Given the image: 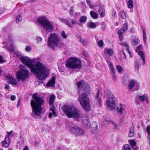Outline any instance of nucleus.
<instances>
[{"label":"nucleus","mask_w":150,"mask_h":150,"mask_svg":"<svg viewBox=\"0 0 150 150\" xmlns=\"http://www.w3.org/2000/svg\"><path fill=\"white\" fill-rule=\"evenodd\" d=\"M90 14L91 16L94 19H96L98 17V14L93 11H90Z\"/></svg>","instance_id":"32"},{"label":"nucleus","mask_w":150,"mask_h":150,"mask_svg":"<svg viewBox=\"0 0 150 150\" xmlns=\"http://www.w3.org/2000/svg\"><path fill=\"white\" fill-rule=\"evenodd\" d=\"M88 27L92 28H95L96 27V24L93 22H89L88 23Z\"/></svg>","instance_id":"34"},{"label":"nucleus","mask_w":150,"mask_h":150,"mask_svg":"<svg viewBox=\"0 0 150 150\" xmlns=\"http://www.w3.org/2000/svg\"><path fill=\"white\" fill-rule=\"evenodd\" d=\"M80 15V13L75 12L74 13V16L75 17H76L77 16H79Z\"/></svg>","instance_id":"53"},{"label":"nucleus","mask_w":150,"mask_h":150,"mask_svg":"<svg viewBox=\"0 0 150 150\" xmlns=\"http://www.w3.org/2000/svg\"><path fill=\"white\" fill-rule=\"evenodd\" d=\"M134 126H131L129 132V133L128 134V137H133L134 134Z\"/></svg>","instance_id":"28"},{"label":"nucleus","mask_w":150,"mask_h":150,"mask_svg":"<svg viewBox=\"0 0 150 150\" xmlns=\"http://www.w3.org/2000/svg\"><path fill=\"white\" fill-rule=\"evenodd\" d=\"M86 2L90 8L92 9H94V7L93 4H91L89 0H86Z\"/></svg>","instance_id":"42"},{"label":"nucleus","mask_w":150,"mask_h":150,"mask_svg":"<svg viewBox=\"0 0 150 150\" xmlns=\"http://www.w3.org/2000/svg\"><path fill=\"white\" fill-rule=\"evenodd\" d=\"M78 99L81 105L84 110L86 111L90 110L91 107L89 98L87 94L86 93H83L80 94Z\"/></svg>","instance_id":"7"},{"label":"nucleus","mask_w":150,"mask_h":150,"mask_svg":"<svg viewBox=\"0 0 150 150\" xmlns=\"http://www.w3.org/2000/svg\"><path fill=\"white\" fill-rule=\"evenodd\" d=\"M20 99H19L18 100V101L17 104V107H18V106H19V105H20Z\"/></svg>","instance_id":"60"},{"label":"nucleus","mask_w":150,"mask_h":150,"mask_svg":"<svg viewBox=\"0 0 150 150\" xmlns=\"http://www.w3.org/2000/svg\"><path fill=\"white\" fill-rule=\"evenodd\" d=\"M135 83V82L134 80L131 81L129 85V88L130 89H132L134 87Z\"/></svg>","instance_id":"39"},{"label":"nucleus","mask_w":150,"mask_h":150,"mask_svg":"<svg viewBox=\"0 0 150 150\" xmlns=\"http://www.w3.org/2000/svg\"><path fill=\"white\" fill-rule=\"evenodd\" d=\"M76 84L77 85L78 88L79 89L83 88L85 91L88 93L91 91V89L89 85L86 83L83 80H82L76 83Z\"/></svg>","instance_id":"11"},{"label":"nucleus","mask_w":150,"mask_h":150,"mask_svg":"<svg viewBox=\"0 0 150 150\" xmlns=\"http://www.w3.org/2000/svg\"><path fill=\"white\" fill-rule=\"evenodd\" d=\"M7 46L11 53L13 54L14 57H19L18 54L14 52L13 47V42L11 40H9L7 42Z\"/></svg>","instance_id":"12"},{"label":"nucleus","mask_w":150,"mask_h":150,"mask_svg":"<svg viewBox=\"0 0 150 150\" xmlns=\"http://www.w3.org/2000/svg\"><path fill=\"white\" fill-rule=\"evenodd\" d=\"M70 130L71 132L74 134L76 136H82L85 133L84 130L78 126L71 127Z\"/></svg>","instance_id":"10"},{"label":"nucleus","mask_w":150,"mask_h":150,"mask_svg":"<svg viewBox=\"0 0 150 150\" xmlns=\"http://www.w3.org/2000/svg\"><path fill=\"white\" fill-rule=\"evenodd\" d=\"M122 53H123V55H124V56H125V57H124V58L125 59L126 58V55H125V52H124L122 50Z\"/></svg>","instance_id":"62"},{"label":"nucleus","mask_w":150,"mask_h":150,"mask_svg":"<svg viewBox=\"0 0 150 150\" xmlns=\"http://www.w3.org/2000/svg\"><path fill=\"white\" fill-rule=\"evenodd\" d=\"M119 15L123 19H125L126 18V13L123 11H121L120 12Z\"/></svg>","instance_id":"35"},{"label":"nucleus","mask_w":150,"mask_h":150,"mask_svg":"<svg viewBox=\"0 0 150 150\" xmlns=\"http://www.w3.org/2000/svg\"><path fill=\"white\" fill-rule=\"evenodd\" d=\"M4 60L3 59V57L0 55V63L4 62Z\"/></svg>","instance_id":"55"},{"label":"nucleus","mask_w":150,"mask_h":150,"mask_svg":"<svg viewBox=\"0 0 150 150\" xmlns=\"http://www.w3.org/2000/svg\"><path fill=\"white\" fill-rule=\"evenodd\" d=\"M54 108V107L53 106L51 107L49 109V117L50 118H51L52 117L53 115L54 117L57 116V115L55 112Z\"/></svg>","instance_id":"18"},{"label":"nucleus","mask_w":150,"mask_h":150,"mask_svg":"<svg viewBox=\"0 0 150 150\" xmlns=\"http://www.w3.org/2000/svg\"><path fill=\"white\" fill-rule=\"evenodd\" d=\"M25 50L27 52H29L31 50V49L30 47L27 46L25 48Z\"/></svg>","instance_id":"52"},{"label":"nucleus","mask_w":150,"mask_h":150,"mask_svg":"<svg viewBox=\"0 0 150 150\" xmlns=\"http://www.w3.org/2000/svg\"><path fill=\"white\" fill-rule=\"evenodd\" d=\"M23 150H28V148L27 146H26L24 148Z\"/></svg>","instance_id":"61"},{"label":"nucleus","mask_w":150,"mask_h":150,"mask_svg":"<svg viewBox=\"0 0 150 150\" xmlns=\"http://www.w3.org/2000/svg\"><path fill=\"white\" fill-rule=\"evenodd\" d=\"M4 11V9L2 8H0V13H2Z\"/></svg>","instance_id":"59"},{"label":"nucleus","mask_w":150,"mask_h":150,"mask_svg":"<svg viewBox=\"0 0 150 150\" xmlns=\"http://www.w3.org/2000/svg\"><path fill=\"white\" fill-rule=\"evenodd\" d=\"M116 68L117 71L119 72H121L122 70V67L120 65H117Z\"/></svg>","instance_id":"47"},{"label":"nucleus","mask_w":150,"mask_h":150,"mask_svg":"<svg viewBox=\"0 0 150 150\" xmlns=\"http://www.w3.org/2000/svg\"><path fill=\"white\" fill-rule=\"evenodd\" d=\"M142 29L143 30V31H145L144 29L143 28V27L142 26L141 27Z\"/></svg>","instance_id":"64"},{"label":"nucleus","mask_w":150,"mask_h":150,"mask_svg":"<svg viewBox=\"0 0 150 150\" xmlns=\"http://www.w3.org/2000/svg\"><path fill=\"white\" fill-rule=\"evenodd\" d=\"M21 61L26 65L31 70L32 72L37 75V78L40 80L45 79L47 77L48 70L47 68L40 61L35 65L33 64L34 61L27 56H21L20 57Z\"/></svg>","instance_id":"1"},{"label":"nucleus","mask_w":150,"mask_h":150,"mask_svg":"<svg viewBox=\"0 0 150 150\" xmlns=\"http://www.w3.org/2000/svg\"><path fill=\"white\" fill-rule=\"evenodd\" d=\"M55 83V78L54 77H52L51 79L49 81L46 86L52 87L54 85Z\"/></svg>","instance_id":"20"},{"label":"nucleus","mask_w":150,"mask_h":150,"mask_svg":"<svg viewBox=\"0 0 150 150\" xmlns=\"http://www.w3.org/2000/svg\"><path fill=\"white\" fill-rule=\"evenodd\" d=\"M6 79L8 82L9 84H11L13 85H16L18 83L16 79L13 76L8 74L6 76Z\"/></svg>","instance_id":"15"},{"label":"nucleus","mask_w":150,"mask_h":150,"mask_svg":"<svg viewBox=\"0 0 150 150\" xmlns=\"http://www.w3.org/2000/svg\"><path fill=\"white\" fill-rule=\"evenodd\" d=\"M55 98V96L53 95H52L50 96V97L49 103V104L50 105H51L52 106H54L53 105V103Z\"/></svg>","instance_id":"29"},{"label":"nucleus","mask_w":150,"mask_h":150,"mask_svg":"<svg viewBox=\"0 0 150 150\" xmlns=\"http://www.w3.org/2000/svg\"><path fill=\"white\" fill-rule=\"evenodd\" d=\"M130 144L132 146H135L136 144L135 142L133 140H131L130 141Z\"/></svg>","instance_id":"49"},{"label":"nucleus","mask_w":150,"mask_h":150,"mask_svg":"<svg viewBox=\"0 0 150 150\" xmlns=\"http://www.w3.org/2000/svg\"><path fill=\"white\" fill-rule=\"evenodd\" d=\"M61 21L64 23L68 25L69 27H72V25H75L77 24V23L76 21L74 19H72L71 21V23L69 22V21L67 19H62L61 20Z\"/></svg>","instance_id":"17"},{"label":"nucleus","mask_w":150,"mask_h":150,"mask_svg":"<svg viewBox=\"0 0 150 150\" xmlns=\"http://www.w3.org/2000/svg\"><path fill=\"white\" fill-rule=\"evenodd\" d=\"M16 98V97L15 95H12L11 97V100L12 101L14 100Z\"/></svg>","instance_id":"54"},{"label":"nucleus","mask_w":150,"mask_h":150,"mask_svg":"<svg viewBox=\"0 0 150 150\" xmlns=\"http://www.w3.org/2000/svg\"><path fill=\"white\" fill-rule=\"evenodd\" d=\"M66 66L67 68L72 69H80L82 67L81 61L74 57H70L67 60Z\"/></svg>","instance_id":"6"},{"label":"nucleus","mask_w":150,"mask_h":150,"mask_svg":"<svg viewBox=\"0 0 150 150\" xmlns=\"http://www.w3.org/2000/svg\"><path fill=\"white\" fill-rule=\"evenodd\" d=\"M45 103V101L42 97L37 93H35L33 96L30 104L32 108L31 115L34 117L35 115L39 116L42 110L41 106Z\"/></svg>","instance_id":"2"},{"label":"nucleus","mask_w":150,"mask_h":150,"mask_svg":"<svg viewBox=\"0 0 150 150\" xmlns=\"http://www.w3.org/2000/svg\"><path fill=\"white\" fill-rule=\"evenodd\" d=\"M142 47V45H139L136 48V52L138 53L139 55L140 56L144 64L145 63V59L144 55V54L143 52L141 51H139L141 50Z\"/></svg>","instance_id":"16"},{"label":"nucleus","mask_w":150,"mask_h":150,"mask_svg":"<svg viewBox=\"0 0 150 150\" xmlns=\"http://www.w3.org/2000/svg\"><path fill=\"white\" fill-rule=\"evenodd\" d=\"M132 148L134 150H138L139 148L135 146H132Z\"/></svg>","instance_id":"56"},{"label":"nucleus","mask_w":150,"mask_h":150,"mask_svg":"<svg viewBox=\"0 0 150 150\" xmlns=\"http://www.w3.org/2000/svg\"><path fill=\"white\" fill-rule=\"evenodd\" d=\"M29 74L28 70L24 68L21 69L16 72L17 79L18 81L20 80L24 81L29 77Z\"/></svg>","instance_id":"9"},{"label":"nucleus","mask_w":150,"mask_h":150,"mask_svg":"<svg viewBox=\"0 0 150 150\" xmlns=\"http://www.w3.org/2000/svg\"><path fill=\"white\" fill-rule=\"evenodd\" d=\"M111 74L114 80H115L116 79L117 76L115 74V71L111 72Z\"/></svg>","instance_id":"45"},{"label":"nucleus","mask_w":150,"mask_h":150,"mask_svg":"<svg viewBox=\"0 0 150 150\" xmlns=\"http://www.w3.org/2000/svg\"><path fill=\"white\" fill-rule=\"evenodd\" d=\"M123 148L124 149V150H130L131 148L129 145L126 144L124 146Z\"/></svg>","instance_id":"43"},{"label":"nucleus","mask_w":150,"mask_h":150,"mask_svg":"<svg viewBox=\"0 0 150 150\" xmlns=\"http://www.w3.org/2000/svg\"><path fill=\"white\" fill-rule=\"evenodd\" d=\"M9 138L8 136H6L4 141L2 142V145L5 147H7L9 145Z\"/></svg>","instance_id":"22"},{"label":"nucleus","mask_w":150,"mask_h":150,"mask_svg":"<svg viewBox=\"0 0 150 150\" xmlns=\"http://www.w3.org/2000/svg\"><path fill=\"white\" fill-rule=\"evenodd\" d=\"M98 11L100 16L102 17H103L104 16L103 15V13L104 11V10L102 7L100 6L99 7Z\"/></svg>","instance_id":"36"},{"label":"nucleus","mask_w":150,"mask_h":150,"mask_svg":"<svg viewBox=\"0 0 150 150\" xmlns=\"http://www.w3.org/2000/svg\"><path fill=\"white\" fill-rule=\"evenodd\" d=\"M128 29V25L127 23H125L123 24L122 28L119 31H120L121 32L123 33V32H126Z\"/></svg>","instance_id":"26"},{"label":"nucleus","mask_w":150,"mask_h":150,"mask_svg":"<svg viewBox=\"0 0 150 150\" xmlns=\"http://www.w3.org/2000/svg\"><path fill=\"white\" fill-rule=\"evenodd\" d=\"M131 45L132 46H135L140 43L139 39L138 38H133L131 39Z\"/></svg>","instance_id":"19"},{"label":"nucleus","mask_w":150,"mask_h":150,"mask_svg":"<svg viewBox=\"0 0 150 150\" xmlns=\"http://www.w3.org/2000/svg\"><path fill=\"white\" fill-rule=\"evenodd\" d=\"M64 43L60 42V39L59 35L55 33H52L48 38L47 41V45L53 49L57 47H61V45Z\"/></svg>","instance_id":"3"},{"label":"nucleus","mask_w":150,"mask_h":150,"mask_svg":"<svg viewBox=\"0 0 150 150\" xmlns=\"http://www.w3.org/2000/svg\"><path fill=\"white\" fill-rule=\"evenodd\" d=\"M10 88L8 84H6L5 88L6 89H8Z\"/></svg>","instance_id":"58"},{"label":"nucleus","mask_w":150,"mask_h":150,"mask_svg":"<svg viewBox=\"0 0 150 150\" xmlns=\"http://www.w3.org/2000/svg\"><path fill=\"white\" fill-rule=\"evenodd\" d=\"M82 123L85 127L87 128H89L90 127V123L89 122V118L88 116L83 115L82 117Z\"/></svg>","instance_id":"13"},{"label":"nucleus","mask_w":150,"mask_h":150,"mask_svg":"<svg viewBox=\"0 0 150 150\" xmlns=\"http://www.w3.org/2000/svg\"><path fill=\"white\" fill-rule=\"evenodd\" d=\"M38 21L43 28L47 33L51 32L53 31V25L45 16L39 18L38 20Z\"/></svg>","instance_id":"5"},{"label":"nucleus","mask_w":150,"mask_h":150,"mask_svg":"<svg viewBox=\"0 0 150 150\" xmlns=\"http://www.w3.org/2000/svg\"><path fill=\"white\" fill-rule=\"evenodd\" d=\"M143 39L144 42V43L145 44H146L147 41V37H146V33L145 31H143Z\"/></svg>","instance_id":"40"},{"label":"nucleus","mask_w":150,"mask_h":150,"mask_svg":"<svg viewBox=\"0 0 150 150\" xmlns=\"http://www.w3.org/2000/svg\"><path fill=\"white\" fill-rule=\"evenodd\" d=\"M87 19V18L86 16H83L80 18L79 19V21L81 23L82 22L83 23H85Z\"/></svg>","instance_id":"38"},{"label":"nucleus","mask_w":150,"mask_h":150,"mask_svg":"<svg viewBox=\"0 0 150 150\" xmlns=\"http://www.w3.org/2000/svg\"><path fill=\"white\" fill-rule=\"evenodd\" d=\"M94 101L95 103L97 106L99 107L100 106L102 103L101 96L100 95V91L98 90L96 95L95 96Z\"/></svg>","instance_id":"14"},{"label":"nucleus","mask_w":150,"mask_h":150,"mask_svg":"<svg viewBox=\"0 0 150 150\" xmlns=\"http://www.w3.org/2000/svg\"><path fill=\"white\" fill-rule=\"evenodd\" d=\"M125 108V105L120 104L117 108V112L118 114H121L122 113L123 111Z\"/></svg>","instance_id":"24"},{"label":"nucleus","mask_w":150,"mask_h":150,"mask_svg":"<svg viewBox=\"0 0 150 150\" xmlns=\"http://www.w3.org/2000/svg\"><path fill=\"white\" fill-rule=\"evenodd\" d=\"M105 52L110 56H112L114 53L113 50L111 49L105 48L104 49Z\"/></svg>","instance_id":"27"},{"label":"nucleus","mask_w":150,"mask_h":150,"mask_svg":"<svg viewBox=\"0 0 150 150\" xmlns=\"http://www.w3.org/2000/svg\"><path fill=\"white\" fill-rule=\"evenodd\" d=\"M107 62L111 72L115 71L112 63L110 61H107Z\"/></svg>","instance_id":"31"},{"label":"nucleus","mask_w":150,"mask_h":150,"mask_svg":"<svg viewBox=\"0 0 150 150\" xmlns=\"http://www.w3.org/2000/svg\"><path fill=\"white\" fill-rule=\"evenodd\" d=\"M22 20V16L21 15H19L16 18V22L17 23H19L20 21Z\"/></svg>","instance_id":"44"},{"label":"nucleus","mask_w":150,"mask_h":150,"mask_svg":"<svg viewBox=\"0 0 150 150\" xmlns=\"http://www.w3.org/2000/svg\"><path fill=\"white\" fill-rule=\"evenodd\" d=\"M126 2L127 3V6L128 8H132L134 6V2L133 0H126Z\"/></svg>","instance_id":"25"},{"label":"nucleus","mask_w":150,"mask_h":150,"mask_svg":"<svg viewBox=\"0 0 150 150\" xmlns=\"http://www.w3.org/2000/svg\"><path fill=\"white\" fill-rule=\"evenodd\" d=\"M123 33L121 32L120 31H118V34L119 35V39L120 41H122L123 40Z\"/></svg>","instance_id":"41"},{"label":"nucleus","mask_w":150,"mask_h":150,"mask_svg":"<svg viewBox=\"0 0 150 150\" xmlns=\"http://www.w3.org/2000/svg\"><path fill=\"white\" fill-rule=\"evenodd\" d=\"M79 40L82 44L84 46H86L88 44V41L86 39L80 38Z\"/></svg>","instance_id":"30"},{"label":"nucleus","mask_w":150,"mask_h":150,"mask_svg":"<svg viewBox=\"0 0 150 150\" xmlns=\"http://www.w3.org/2000/svg\"><path fill=\"white\" fill-rule=\"evenodd\" d=\"M74 8V6H72L70 8V9L69 10V13L70 15V16L71 17L74 16V11L73 9Z\"/></svg>","instance_id":"37"},{"label":"nucleus","mask_w":150,"mask_h":150,"mask_svg":"<svg viewBox=\"0 0 150 150\" xmlns=\"http://www.w3.org/2000/svg\"><path fill=\"white\" fill-rule=\"evenodd\" d=\"M119 44L120 45L122 46H123L124 47H125V49H126L127 51L128 52L129 54L130 55V52L129 50V46L128 43L126 42H124L120 43ZM130 56L131 57V56Z\"/></svg>","instance_id":"23"},{"label":"nucleus","mask_w":150,"mask_h":150,"mask_svg":"<svg viewBox=\"0 0 150 150\" xmlns=\"http://www.w3.org/2000/svg\"><path fill=\"white\" fill-rule=\"evenodd\" d=\"M13 132L12 131H11L10 132H7V133L8 134L7 135H6V136H7L8 137L9 136L11 135V134Z\"/></svg>","instance_id":"57"},{"label":"nucleus","mask_w":150,"mask_h":150,"mask_svg":"<svg viewBox=\"0 0 150 150\" xmlns=\"http://www.w3.org/2000/svg\"><path fill=\"white\" fill-rule=\"evenodd\" d=\"M103 44L104 43L102 40H100L98 42V45L100 47H102L103 46Z\"/></svg>","instance_id":"46"},{"label":"nucleus","mask_w":150,"mask_h":150,"mask_svg":"<svg viewBox=\"0 0 150 150\" xmlns=\"http://www.w3.org/2000/svg\"><path fill=\"white\" fill-rule=\"evenodd\" d=\"M139 100L141 101H142L145 100L146 101L147 103L148 102V99L147 97L144 95L141 96H139Z\"/></svg>","instance_id":"33"},{"label":"nucleus","mask_w":150,"mask_h":150,"mask_svg":"<svg viewBox=\"0 0 150 150\" xmlns=\"http://www.w3.org/2000/svg\"><path fill=\"white\" fill-rule=\"evenodd\" d=\"M146 131L149 134H150V125H148L147 126L146 128Z\"/></svg>","instance_id":"50"},{"label":"nucleus","mask_w":150,"mask_h":150,"mask_svg":"<svg viewBox=\"0 0 150 150\" xmlns=\"http://www.w3.org/2000/svg\"><path fill=\"white\" fill-rule=\"evenodd\" d=\"M63 112L69 118H78L79 116V112L74 106L65 105L62 107Z\"/></svg>","instance_id":"4"},{"label":"nucleus","mask_w":150,"mask_h":150,"mask_svg":"<svg viewBox=\"0 0 150 150\" xmlns=\"http://www.w3.org/2000/svg\"><path fill=\"white\" fill-rule=\"evenodd\" d=\"M105 94L108 98L106 102L107 106L111 109H114L115 106V101L112 93L109 90H106Z\"/></svg>","instance_id":"8"},{"label":"nucleus","mask_w":150,"mask_h":150,"mask_svg":"<svg viewBox=\"0 0 150 150\" xmlns=\"http://www.w3.org/2000/svg\"><path fill=\"white\" fill-rule=\"evenodd\" d=\"M61 36L64 38L66 39L67 38V36L64 31H63L61 33Z\"/></svg>","instance_id":"48"},{"label":"nucleus","mask_w":150,"mask_h":150,"mask_svg":"<svg viewBox=\"0 0 150 150\" xmlns=\"http://www.w3.org/2000/svg\"><path fill=\"white\" fill-rule=\"evenodd\" d=\"M2 71L1 70V68L0 67V76L2 74Z\"/></svg>","instance_id":"63"},{"label":"nucleus","mask_w":150,"mask_h":150,"mask_svg":"<svg viewBox=\"0 0 150 150\" xmlns=\"http://www.w3.org/2000/svg\"><path fill=\"white\" fill-rule=\"evenodd\" d=\"M140 63V60L139 59H136L134 61V69L136 72H138L139 70Z\"/></svg>","instance_id":"21"},{"label":"nucleus","mask_w":150,"mask_h":150,"mask_svg":"<svg viewBox=\"0 0 150 150\" xmlns=\"http://www.w3.org/2000/svg\"><path fill=\"white\" fill-rule=\"evenodd\" d=\"M36 40L37 41V43H39L41 41L42 38L40 37H37L36 38Z\"/></svg>","instance_id":"51"}]
</instances>
